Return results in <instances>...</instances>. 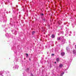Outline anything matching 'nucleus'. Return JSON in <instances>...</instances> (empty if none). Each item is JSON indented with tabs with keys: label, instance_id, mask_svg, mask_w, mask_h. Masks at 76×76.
<instances>
[{
	"label": "nucleus",
	"instance_id": "1",
	"mask_svg": "<svg viewBox=\"0 0 76 76\" xmlns=\"http://www.w3.org/2000/svg\"><path fill=\"white\" fill-rule=\"evenodd\" d=\"M73 53L74 54H75V55H76V50H73Z\"/></svg>",
	"mask_w": 76,
	"mask_h": 76
},
{
	"label": "nucleus",
	"instance_id": "2",
	"mask_svg": "<svg viewBox=\"0 0 76 76\" xmlns=\"http://www.w3.org/2000/svg\"><path fill=\"white\" fill-rule=\"evenodd\" d=\"M65 54V53L64 52H62L61 53V55L62 56H64V55Z\"/></svg>",
	"mask_w": 76,
	"mask_h": 76
},
{
	"label": "nucleus",
	"instance_id": "3",
	"mask_svg": "<svg viewBox=\"0 0 76 76\" xmlns=\"http://www.w3.org/2000/svg\"><path fill=\"white\" fill-rule=\"evenodd\" d=\"M51 37L52 38H55V35L54 34H52Z\"/></svg>",
	"mask_w": 76,
	"mask_h": 76
},
{
	"label": "nucleus",
	"instance_id": "4",
	"mask_svg": "<svg viewBox=\"0 0 76 76\" xmlns=\"http://www.w3.org/2000/svg\"><path fill=\"white\" fill-rule=\"evenodd\" d=\"M56 61H57V62H59L60 61V59H59V58H58L56 59Z\"/></svg>",
	"mask_w": 76,
	"mask_h": 76
},
{
	"label": "nucleus",
	"instance_id": "5",
	"mask_svg": "<svg viewBox=\"0 0 76 76\" xmlns=\"http://www.w3.org/2000/svg\"><path fill=\"white\" fill-rule=\"evenodd\" d=\"M59 67H63V65L62 64H60L59 65Z\"/></svg>",
	"mask_w": 76,
	"mask_h": 76
},
{
	"label": "nucleus",
	"instance_id": "6",
	"mask_svg": "<svg viewBox=\"0 0 76 76\" xmlns=\"http://www.w3.org/2000/svg\"><path fill=\"white\" fill-rule=\"evenodd\" d=\"M61 39V38L60 37H58L57 38V39L58 40H60Z\"/></svg>",
	"mask_w": 76,
	"mask_h": 76
},
{
	"label": "nucleus",
	"instance_id": "7",
	"mask_svg": "<svg viewBox=\"0 0 76 76\" xmlns=\"http://www.w3.org/2000/svg\"><path fill=\"white\" fill-rule=\"evenodd\" d=\"M35 32V31H33V32H32V35H34V34Z\"/></svg>",
	"mask_w": 76,
	"mask_h": 76
},
{
	"label": "nucleus",
	"instance_id": "8",
	"mask_svg": "<svg viewBox=\"0 0 76 76\" xmlns=\"http://www.w3.org/2000/svg\"><path fill=\"white\" fill-rule=\"evenodd\" d=\"M26 57H28V54L27 53H26Z\"/></svg>",
	"mask_w": 76,
	"mask_h": 76
},
{
	"label": "nucleus",
	"instance_id": "9",
	"mask_svg": "<svg viewBox=\"0 0 76 76\" xmlns=\"http://www.w3.org/2000/svg\"><path fill=\"white\" fill-rule=\"evenodd\" d=\"M42 20L43 21H44V22L45 21V19H42Z\"/></svg>",
	"mask_w": 76,
	"mask_h": 76
},
{
	"label": "nucleus",
	"instance_id": "10",
	"mask_svg": "<svg viewBox=\"0 0 76 76\" xmlns=\"http://www.w3.org/2000/svg\"><path fill=\"white\" fill-rule=\"evenodd\" d=\"M41 15H42V16H44V14L42 13V14H41Z\"/></svg>",
	"mask_w": 76,
	"mask_h": 76
},
{
	"label": "nucleus",
	"instance_id": "11",
	"mask_svg": "<svg viewBox=\"0 0 76 76\" xmlns=\"http://www.w3.org/2000/svg\"><path fill=\"white\" fill-rule=\"evenodd\" d=\"M64 72H63V73H61V75H63L64 74Z\"/></svg>",
	"mask_w": 76,
	"mask_h": 76
},
{
	"label": "nucleus",
	"instance_id": "12",
	"mask_svg": "<svg viewBox=\"0 0 76 76\" xmlns=\"http://www.w3.org/2000/svg\"><path fill=\"white\" fill-rule=\"evenodd\" d=\"M52 56H54V54H52Z\"/></svg>",
	"mask_w": 76,
	"mask_h": 76
},
{
	"label": "nucleus",
	"instance_id": "13",
	"mask_svg": "<svg viewBox=\"0 0 76 76\" xmlns=\"http://www.w3.org/2000/svg\"><path fill=\"white\" fill-rule=\"evenodd\" d=\"M27 70H29V68H27Z\"/></svg>",
	"mask_w": 76,
	"mask_h": 76
},
{
	"label": "nucleus",
	"instance_id": "14",
	"mask_svg": "<svg viewBox=\"0 0 76 76\" xmlns=\"http://www.w3.org/2000/svg\"><path fill=\"white\" fill-rule=\"evenodd\" d=\"M29 59V60H30V61H31V58H30Z\"/></svg>",
	"mask_w": 76,
	"mask_h": 76
},
{
	"label": "nucleus",
	"instance_id": "15",
	"mask_svg": "<svg viewBox=\"0 0 76 76\" xmlns=\"http://www.w3.org/2000/svg\"><path fill=\"white\" fill-rule=\"evenodd\" d=\"M55 64H56V62H55Z\"/></svg>",
	"mask_w": 76,
	"mask_h": 76
},
{
	"label": "nucleus",
	"instance_id": "16",
	"mask_svg": "<svg viewBox=\"0 0 76 76\" xmlns=\"http://www.w3.org/2000/svg\"><path fill=\"white\" fill-rule=\"evenodd\" d=\"M59 24H60V23H59V22H58Z\"/></svg>",
	"mask_w": 76,
	"mask_h": 76
}]
</instances>
